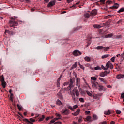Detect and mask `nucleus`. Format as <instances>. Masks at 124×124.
<instances>
[{"label": "nucleus", "mask_w": 124, "mask_h": 124, "mask_svg": "<svg viewBox=\"0 0 124 124\" xmlns=\"http://www.w3.org/2000/svg\"><path fill=\"white\" fill-rule=\"evenodd\" d=\"M71 111H74L73 110V108L71 107V106H69V105H66V106L65 107V109H62L61 111V113L62 115H65V116H68L69 114H70V110Z\"/></svg>", "instance_id": "nucleus-1"}, {"label": "nucleus", "mask_w": 124, "mask_h": 124, "mask_svg": "<svg viewBox=\"0 0 124 124\" xmlns=\"http://www.w3.org/2000/svg\"><path fill=\"white\" fill-rule=\"evenodd\" d=\"M97 14V10L94 9L90 13H86L84 14V17L87 19H89L90 16H92L93 17H94L95 15Z\"/></svg>", "instance_id": "nucleus-2"}, {"label": "nucleus", "mask_w": 124, "mask_h": 124, "mask_svg": "<svg viewBox=\"0 0 124 124\" xmlns=\"http://www.w3.org/2000/svg\"><path fill=\"white\" fill-rule=\"evenodd\" d=\"M11 20L9 21V25L10 27H14L15 26H18V22L15 21V19L13 17H11Z\"/></svg>", "instance_id": "nucleus-3"}, {"label": "nucleus", "mask_w": 124, "mask_h": 124, "mask_svg": "<svg viewBox=\"0 0 124 124\" xmlns=\"http://www.w3.org/2000/svg\"><path fill=\"white\" fill-rule=\"evenodd\" d=\"M96 50H104V51H108L110 49V46L105 47L102 46H98L96 48H95Z\"/></svg>", "instance_id": "nucleus-4"}, {"label": "nucleus", "mask_w": 124, "mask_h": 124, "mask_svg": "<svg viewBox=\"0 0 124 124\" xmlns=\"http://www.w3.org/2000/svg\"><path fill=\"white\" fill-rule=\"evenodd\" d=\"M23 121L24 122H27L28 123L27 124H33V123H34V122H35V119H33V118H30L29 120H28V119L27 118H23L22 119Z\"/></svg>", "instance_id": "nucleus-5"}, {"label": "nucleus", "mask_w": 124, "mask_h": 124, "mask_svg": "<svg viewBox=\"0 0 124 124\" xmlns=\"http://www.w3.org/2000/svg\"><path fill=\"white\" fill-rule=\"evenodd\" d=\"M0 82H1L2 87H3L4 89H5L6 87V82L4 81V77H3V75L0 77Z\"/></svg>", "instance_id": "nucleus-6"}, {"label": "nucleus", "mask_w": 124, "mask_h": 124, "mask_svg": "<svg viewBox=\"0 0 124 124\" xmlns=\"http://www.w3.org/2000/svg\"><path fill=\"white\" fill-rule=\"evenodd\" d=\"M72 88H73V80H72V79H70L69 85L66 88V90L70 91V89H72Z\"/></svg>", "instance_id": "nucleus-7"}, {"label": "nucleus", "mask_w": 124, "mask_h": 124, "mask_svg": "<svg viewBox=\"0 0 124 124\" xmlns=\"http://www.w3.org/2000/svg\"><path fill=\"white\" fill-rule=\"evenodd\" d=\"M73 55L77 57L78 56H80V55H82V53L79 50H76L73 51Z\"/></svg>", "instance_id": "nucleus-8"}, {"label": "nucleus", "mask_w": 124, "mask_h": 124, "mask_svg": "<svg viewBox=\"0 0 124 124\" xmlns=\"http://www.w3.org/2000/svg\"><path fill=\"white\" fill-rule=\"evenodd\" d=\"M73 92L75 93L76 96H77L78 97L80 95V93H79V90L77 89V88H75L73 90Z\"/></svg>", "instance_id": "nucleus-9"}, {"label": "nucleus", "mask_w": 124, "mask_h": 124, "mask_svg": "<svg viewBox=\"0 0 124 124\" xmlns=\"http://www.w3.org/2000/svg\"><path fill=\"white\" fill-rule=\"evenodd\" d=\"M56 4V2L55 1H51L47 5V7H52Z\"/></svg>", "instance_id": "nucleus-10"}, {"label": "nucleus", "mask_w": 124, "mask_h": 124, "mask_svg": "<svg viewBox=\"0 0 124 124\" xmlns=\"http://www.w3.org/2000/svg\"><path fill=\"white\" fill-rule=\"evenodd\" d=\"M119 5L118 3H115L113 6L110 7L109 8L110 9H118Z\"/></svg>", "instance_id": "nucleus-11"}, {"label": "nucleus", "mask_w": 124, "mask_h": 124, "mask_svg": "<svg viewBox=\"0 0 124 124\" xmlns=\"http://www.w3.org/2000/svg\"><path fill=\"white\" fill-rule=\"evenodd\" d=\"M71 95L72 97V99L73 100V101H74L75 102V101H76V97L75 96V93L73 92H71Z\"/></svg>", "instance_id": "nucleus-12"}, {"label": "nucleus", "mask_w": 124, "mask_h": 124, "mask_svg": "<svg viewBox=\"0 0 124 124\" xmlns=\"http://www.w3.org/2000/svg\"><path fill=\"white\" fill-rule=\"evenodd\" d=\"M107 74H108V72L106 71L105 72H102L101 73H100V77H105V76H107Z\"/></svg>", "instance_id": "nucleus-13"}, {"label": "nucleus", "mask_w": 124, "mask_h": 124, "mask_svg": "<svg viewBox=\"0 0 124 124\" xmlns=\"http://www.w3.org/2000/svg\"><path fill=\"white\" fill-rule=\"evenodd\" d=\"M76 86L78 88L81 87V85H80V78H76Z\"/></svg>", "instance_id": "nucleus-14"}, {"label": "nucleus", "mask_w": 124, "mask_h": 124, "mask_svg": "<svg viewBox=\"0 0 124 124\" xmlns=\"http://www.w3.org/2000/svg\"><path fill=\"white\" fill-rule=\"evenodd\" d=\"M101 94H95L93 96V98L95 99H100L99 97L101 96Z\"/></svg>", "instance_id": "nucleus-15"}, {"label": "nucleus", "mask_w": 124, "mask_h": 124, "mask_svg": "<svg viewBox=\"0 0 124 124\" xmlns=\"http://www.w3.org/2000/svg\"><path fill=\"white\" fill-rule=\"evenodd\" d=\"M82 28V26H78V27L75 28L73 29V32H75V31H78L80 29Z\"/></svg>", "instance_id": "nucleus-16"}, {"label": "nucleus", "mask_w": 124, "mask_h": 124, "mask_svg": "<svg viewBox=\"0 0 124 124\" xmlns=\"http://www.w3.org/2000/svg\"><path fill=\"white\" fill-rule=\"evenodd\" d=\"M79 113H80V108H78V111H76L75 113H72V114L74 116H78V115H79Z\"/></svg>", "instance_id": "nucleus-17"}, {"label": "nucleus", "mask_w": 124, "mask_h": 124, "mask_svg": "<svg viewBox=\"0 0 124 124\" xmlns=\"http://www.w3.org/2000/svg\"><path fill=\"white\" fill-rule=\"evenodd\" d=\"M113 35V33L108 34L105 36V38H111V37H112Z\"/></svg>", "instance_id": "nucleus-18"}, {"label": "nucleus", "mask_w": 124, "mask_h": 124, "mask_svg": "<svg viewBox=\"0 0 124 124\" xmlns=\"http://www.w3.org/2000/svg\"><path fill=\"white\" fill-rule=\"evenodd\" d=\"M78 66V63L77 62H75V64H74L72 67H71V69H74V68H76V67H77V66Z\"/></svg>", "instance_id": "nucleus-19"}, {"label": "nucleus", "mask_w": 124, "mask_h": 124, "mask_svg": "<svg viewBox=\"0 0 124 124\" xmlns=\"http://www.w3.org/2000/svg\"><path fill=\"white\" fill-rule=\"evenodd\" d=\"M99 80H100L101 82H103V83H104V84H107V81H106V80L104 79V78H99Z\"/></svg>", "instance_id": "nucleus-20"}, {"label": "nucleus", "mask_w": 124, "mask_h": 124, "mask_svg": "<svg viewBox=\"0 0 124 124\" xmlns=\"http://www.w3.org/2000/svg\"><path fill=\"white\" fill-rule=\"evenodd\" d=\"M124 75H118L117 76V79H122V78H124Z\"/></svg>", "instance_id": "nucleus-21"}, {"label": "nucleus", "mask_w": 124, "mask_h": 124, "mask_svg": "<svg viewBox=\"0 0 124 124\" xmlns=\"http://www.w3.org/2000/svg\"><path fill=\"white\" fill-rule=\"evenodd\" d=\"M93 27L96 28V29H100L101 28V26L98 24H95L93 25Z\"/></svg>", "instance_id": "nucleus-22"}, {"label": "nucleus", "mask_w": 124, "mask_h": 124, "mask_svg": "<svg viewBox=\"0 0 124 124\" xmlns=\"http://www.w3.org/2000/svg\"><path fill=\"white\" fill-rule=\"evenodd\" d=\"M84 60L86 62H91V58L90 57H88V56H86L84 58Z\"/></svg>", "instance_id": "nucleus-23"}, {"label": "nucleus", "mask_w": 124, "mask_h": 124, "mask_svg": "<svg viewBox=\"0 0 124 124\" xmlns=\"http://www.w3.org/2000/svg\"><path fill=\"white\" fill-rule=\"evenodd\" d=\"M98 87L99 88V91H103V90H104V86H103L102 85H99Z\"/></svg>", "instance_id": "nucleus-24"}, {"label": "nucleus", "mask_w": 124, "mask_h": 124, "mask_svg": "<svg viewBox=\"0 0 124 124\" xmlns=\"http://www.w3.org/2000/svg\"><path fill=\"white\" fill-rule=\"evenodd\" d=\"M56 103L57 105H62V102H61V101H60V100H57Z\"/></svg>", "instance_id": "nucleus-25"}, {"label": "nucleus", "mask_w": 124, "mask_h": 124, "mask_svg": "<svg viewBox=\"0 0 124 124\" xmlns=\"http://www.w3.org/2000/svg\"><path fill=\"white\" fill-rule=\"evenodd\" d=\"M93 119L94 121H96V120L98 119L97 116L96 115L93 114Z\"/></svg>", "instance_id": "nucleus-26"}, {"label": "nucleus", "mask_w": 124, "mask_h": 124, "mask_svg": "<svg viewBox=\"0 0 124 124\" xmlns=\"http://www.w3.org/2000/svg\"><path fill=\"white\" fill-rule=\"evenodd\" d=\"M110 63H111L110 61H108L106 63V66H107V68L108 70V68H109V67H110Z\"/></svg>", "instance_id": "nucleus-27"}, {"label": "nucleus", "mask_w": 124, "mask_h": 124, "mask_svg": "<svg viewBox=\"0 0 124 124\" xmlns=\"http://www.w3.org/2000/svg\"><path fill=\"white\" fill-rule=\"evenodd\" d=\"M44 119H45V116L44 115H43L42 116V118H40L39 120V122H42V121H43V120H44Z\"/></svg>", "instance_id": "nucleus-28"}, {"label": "nucleus", "mask_w": 124, "mask_h": 124, "mask_svg": "<svg viewBox=\"0 0 124 124\" xmlns=\"http://www.w3.org/2000/svg\"><path fill=\"white\" fill-rule=\"evenodd\" d=\"M110 56V55L109 54H106L102 56V59H106V58H108V57H109Z\"/></svg>", "instance_id": "nucleus-29"}, {"label": "nucleus", "mask_w": 124, "mask_h": 124, "mask_svg": "<svg viewBox=\"0 0 124 124\" xmlns=\"http://www.w3.org/2000/svg\"><path fill=\"white\" fill-rule=\"evenodd\" d=\"M104 114H105V115H110L111 112L110 111V110H108L107 111H105Z\"/></svg>", "instance_id": "nucleus-30"}, {"label": "nucleus", "mask_w": 124, "mask_h": 124, "mask_svg": "<svg viewBox=\"0 0 124 124\" xmlns=\"http://www.w3.org/2000/svg\"><path fill=\"white\" fill-rule=\"evenodd\" d=\"M124 8H121L118 12V13H121V12H124Z\"/></svg>", "instance_id": "nucleus-31"}, {"label": "nucleus", "mask_w": 124, "mask_h": 124, "mask_svg": "<svg viewBox=\"0 0 124 124\" xmlns=\"http://www.w3.org/2000/svg\"><path fill=\"white\" fill-rule=\"evenodd\" d=\"M17 106L19 111H22V107L21 106H19V104H17Z\"/></svg>", "instance_id": "nucleus-32"}, {"label": "nucleus", "mask_w": 124, "mask_h": 124, "mask_svg": "<svg viewBox=\"0 0 124 124\" xmlns=\"http://www.w3.org/2000/svg\"><path fill=\"white\" fill-rule=\"evenodd\" d=\"M78 65L81 69H83V70L85 69V67L83 65H81V64H80V62L78 63Z\"/></svg>", "instance_id": "nucleus-33"}, {"label": "nucleus", "mask_w": 124, "mask_h": 124, "mask_svg": "<svg viewBox=\"0 0 124 124\" xmlns=\"http://www.w3.org/2000/svg\"><path fill=\"white\" fill-rule=\"evenodd\" d=\"M95 70H101V68H100L99 66H97L94 67Z\"/></svg>", "instance_id": "nucleus-34"}, {"label": "nucleus", "mask_w": 124, "mask_h": 124, "mask_svg": "<svg viewBox=\"0 0 124 124\" xmlns=\"http://www.w3.org/2000/svg\"><path fill=\"white\" fill-rule=\"evenodd\" d=\"M91 80H93V81H96V78L95 77H92L91 78Z\"/></svg>", "instance_id": "nucleus-35"}, {"label": "nucleus", "mask_w": 124, "mask_h": 124, "mask_svg": "<svg viewBox=\"0 0 124 124\" xmlns=\"http://www.w3.org/2000/svg\"><path fill=\"white\" fill-rule=\"evenodd\" d=\"M115 59H116V56H114L112 58H111V61L112 62H115Z\"/></svg>", "instance_id": "nucleus-36"}, {"label": "nucleus", "mask_w": 124, "mask_h": 124, "mask_svg": "<svg viewBox=\"0 0 124 124\" xmlns=\"http://www.w3.org/2000/svg\"><path fill=\"white\" fill-rule=\"evenodd\" d=\"M76 108H78V105H76L73 106V111H74L75 109H76Z\"/></svg>", "instance_id": "nucleus-37"}, {"label": "nucleus", "mask_w": 124, "mask_h": 124, "mask_svg": "<svg viewBox=\"0 0 124 124\" xmlns=\"http://www.w3.org/2000/svg\"><path fill=\"white\" fill-rule=\"evenodd\" d=\"M56 117H57V118H58V119H61V114L56 113Z\"/></svg>", "instance_id": "nucleus-38"}, {"label": "nucleus", "mask_w": 124, "mask_h": 124, "mask_svg": "<svg viewBox=\"0 0 124 124\" xmlns=\"http://www.w3.org/2000/svg\"><path fill=\"white\" fill-rule=\"evenodd\" d=\"M109 68L110 69H113V68H114V65H113V64L111 63H110Z\"/></svg>", "instance_id": "nucleus-39"}, {"label": "nucleus", "mask_w": 124, "mask_h": 124, "mask_svg": "<svg viewBox=\"0 0 124 124\" xmlns=\"http://www.w3.org/2000/svg\"><path fill=\"white\" fill-rule=\"evenodd\" d=\"M79 101H80V102H85V100H84V98H79Z\"/></svg>", "instance_id": "nucleus-40"}, {"label": "nucleus", "mask_w": 124, "mask_h": 124, "mask_svg": "<svg viewBox=\"0 0 124 124\" xmlns=\"http://www.w3.org/2000/svg\"><path fill=\"white\" fill-rule=\"evenodd\" d=\"M121 35H117L115 36V38H116V39H120V38H121Z\"/></svg>", "instance_id": "nucleus-41"}, {"label": "nucleus", "mask_w": 124, "mask_h": 124, "mask_svg": "<svg viewBox=\"0 0 124 124\" xmlns=\"http://www.w3.org/2000/svg\"><path fill=\"white\" fill-rule=\"evenodd\" d=\"M115 66H116V69L118 68H120L121 67V66L119 65L118 64H115Z\"/></svg>", "instance_id": "nucleus-42"}, {"label": "nucleus", "mask_w": 124, "mask_h": 124, "mask_svg": "<svg viewBox=\"0 0 124 124\" xmlns=\"http://www.w3.org/2000/svg\"><path fill=\"white\" fill-rule=\"evenodd\" d=\"M91 119H92V117L91 116H87L86 117V120H87V121H90Z\"/></svg>", "instance_id": "nucleus-43"}, {"label": "nucleus", "mask_w": 124, "mask_h": 124, "mask_svg": "<svg viewBox=\"0 0 124 124\" xmlns=\"http://www.w3.org/2000/svg\"><path fill=\"white\" fill-rule=\"evenodd\" d=\"M112 3V1L108 0L107 1V4H111Z\"/></svg>", "instance_id": "nucleus-44"}, {"label": "nucleus", "mask_w": 124, "mask_h": 124, "mask_svg": "<svg viewBox=\"0 0 124 124\" xmlns=\"http://www.w3.org/2000/svg\"><path fill=\"white\" fill-rule=\"evenodd\" d=\"M5 33H10V31L8 30H6L5 31Z\"/></svg>", "instance_id": "nucleus-45"}, {"label": "nucleus", "mask_w": 124, "mask_h": 124, "mask_svg": "<svg viewBox=\"0 0 124 124\" xmlns=\"http://www.w3.org/2000/svg\"><path fill=\"white\" fill-rule=\"evenodd\" d=\"M78 122L81 123V122H83V119H82V117H80L78 119Z\"/></svg>", "instance_id": "nucleus-46"}, {"label": "nucleus", "mask_w": 124, "mask_h": 124, "mask_svg": "<svg viewBox=\"0 0 124 124\" xmlns=\"http://www.w3.org/2000/svg\"><path fill=\"white\" fill-rule=\"evenodd\" d=\"M87 94L88 95H89V96H92V93H91V92H87Z\"/></svg>", "instance_id": "nucleus-47"}, {"label": "nucleus", "mask_w": 124, "mask_h": 124, "mask_svg": "<svg viewBox=\"0 0 124 124\" xmlns=\"http://www.w3.org/2000/svg\"><path fill=\"white\" fill-rule=\"evenodd\" d=\"M74 0H67V3H70V2H72Z\"/></svg>", "instance_id": "nucleus-48"}, {"label": "nucleus", "mask_w": 124, "mask_h": 124, "mask_svg": "<svg viewBox=\"0 0 124 124\" xmlns=\"http://www.w3.org/2000/svg\"><path fill=\"white\" fill-rule=\"evenodd\" d=\"M102 69H103V70H108L107 68H105L103 66V65L101 66Z\"/></svg>", "instance_id": "nucleus-49"}, {"label": "nucleus", "mask_w": 124, "mask_h": 124, "mask_svg": "<svg viewBox=\"0 0 124 124\" xmlns=\"http://www.w3.org/2000/svg\"><path fill=\"white\" fill-rule=\"evenodd\" d=\"M55 120L54 119H52L51 121H50V124H54V123L55 122Z\"/></svg>", "instance_id": "nucleus-50"}, {"label": "nucleus", "mask_w": 124, "mask_h": 124, "mask_svg": "<svg viewBox=\"0 0 124 124\" xmlns=\"http://www.w3.org/2000/svg\"><path fill=\"white\" fill-rule=\"evenodd\" d=\"M121 112L120 110H117L116 111V114H117V115H120V114H121Z\"/></svg>", "instance_id": "nucleus-51"}, {"label": "nucleus", "mask_w": 124, "mask_h": 124, "mask_svg": "<svg viewBox=\"0 0 124 124\" xmlns=\"http://www.w3.org/2000/svg\"><path fill=\"white\" fill-rule=\"evenodd\" d=\"M100 2L103 3V4H104V2H105V0H100Z\"/></svg>", "instance_id": "nucleus-52"}, {"label": "nucleus", "mask_w": 124, "mask_h": 124, "mask_svg": "<svg viewBox=\"0 0 124 124\" xmlns=\"http://www.w3.org/2000/svg\"><path fill=\"white\" fill-rule=\"evenodd\" d=\"M122 21H123V20L120 19V20H119L116 23V24H121V23H122Z\"/></svg>", "instance_id": "nucleus-53"}, {"label": "nucleus", "mask_w": 124, "mask_h": 124, "mask_svg": "<svg viewBox=\"0 0 124 124\" xmlns=\"http://www.w3.org/2000/svg\"><path fill=\"white\" fill-rule=\"evenodd\" d=\"M69 82H65L64 83V86H67V85H69Z\"/></svg>", "instance_id": "nucleus-54"}, {"label": "nucleus", "mask_w": 124, "mask_h": 124, "mask_svg": "<svg viewBox=\"0 0 124 124\" xmlns=\"http://www.w3.org/2000/svg\"><path fill=\"white\" fill-rule=\"evenodd\" d=\"M18 114L19 115H20L22 118H24V116H23V115H22L21 113H20L19 112H18Z\"/></svg>", "instance_id": "nucleus-55"}, {"label": "nucleus", "mask_w": 124, "mask_h": 124, "mask_svg": "<svg viewBox=\"0 0 124 124\" xmlns=\"http://www.w3.org/2000/svg\"><path fill=\"white\" fill-rule=\"evenodd\" d=\"M110 17H111L110 15L107 16L105 17V19H108V18H110Z\"/></svg>", "instance_id": "nucleus-56"}, {"label": "nucleus", "mask_w": 124, "mask_h": 124, "mask_svg": "<svg viewBox=\"0 0 124 124\" xmlns=\"http://www.w3.org/2000/svg\"><path fill=\"white\" fill-rule=\"evenodd\" d=\"M90 113H91V111H85V113L87 115H89V114H90Z\"/></svg>", "instance_id": "nucleus-57"}, {"label": "nucleus", "mask_w": 124, "mask_h": 124, "mask_svg": "<svg viewBox=\"0 0 124 124\" xmlns=\"http://www.w3.org/2000/svg\"><path fill=\"white\" fill-rule=\"evenodd\" d=\"M121 98H124V93L121 94Z\"/></svg>", "instance_id": "nucleus-58"}, {"label": "nucleus", "mask_w": 124, "mask_h": 124, "mask_svg": "<svg viewBox=\"0 0 124 124\" xmlns=\"http://www.w3.org/2000/svg\"><path fill=\"white\" fill-rule=\"evenodd\" d=\"M57 88H59V87H60V82H57Z\"/></svg>", "instance_id": "nucleus-59"}, {"label": "nucleus", "mask_w": 124, "mask_h": 124, "mask_svg": "<svg viewBox=\"0 0 124 124\" xmlns=\"http://www.w3.org/2000/svg\"><path fill=\"white\" fill-rule=\"evenodd\" d=\"M121 57L123 58V60H124V52H123V54H121Z\"/></svg>", "instance_id": "nucleus-60"}, {"label": "nucleus", "mask_w": 124, "mask_h": 124, "mask_svg": "<svg viewBox=\"0 0 124 124\" xmlns=\"http://www.w3.org/2000/svg\"><path fill=\"white\" fill-rule=\"evenodd\" d=\"M102 124H107V122H106V121H103L102 122H101Z\"/></svg>", "instance_id": "nucleus-61"}, {"label": "nucleus", "mask_w": 124, "mask_h": 124, "mask_svg": "<svg viewBox=\"0 0 124 124\" xmlns=\"http://www.w3.org/2000/svg\"><path fill=\"white\" fill-rule=\"evenodd\" d=\"M10 100H11V101H13V97H10Z\"/></svg>", "instance_id": "nucleus-62"}, {"label": "nucleus", "mask_w": 124, "mask_h": 124, "mask_svg": "<svg viewBox=\"0 0 124 124\" xmlns=\"http://www.w3.org/2000/svg\"><path fill=\"white\" fill-rule=\"evenodd\" d=\"M50 120V117H47L46 118V121H49Z\"/></svg>", "instance_id": "nucleus-63"}, {"label": "nucleus", "mask_w": 124, "mask_h": 124, "mask_svg": "<svg viewBox=\"0 0 124 124\" xmlns=\"http://www.w3.org/2000/svg\"><path fill=\"white\" fill-rule=\"evenodd\" d=\"M110 124H115V122H114V121H111V122H110Z\"/></svg>", "instance_id": "nucleus-64"}]
</instances>
